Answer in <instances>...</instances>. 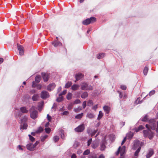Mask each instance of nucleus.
Segmentation results:
<instances>
[{
	"label": "nucleus",
	"instance_id": "obj_1",
	"mask_svg": "<svg viewBox=\"0 0 158 158\" xmlns=\"http://www.w3.org/2000/svg\"><path fill=\"white\" fill-rule=\"evenodd\" d=\"M148 123L149 124H147L145 125L146 127L148 130H149L150 129H151L152 130H155L157 124L156 131L157 132H158V121L156 122L154 119H152L148 120Z\"/></svg>",
	"mask_w": 158,
	"mask_h": 158
},
{
	"label": "nucleus",
	"instance_id": "obj_2",
	"mask_svg": "<svg viewBox=\"0 0 158 158\" xmlns=\"http://www.w3.org/2000/svg\"><path fill=\"white\" fill-rule=\"evenodd\" d=\"M144 135L145 137H148L150 139L152 138L154 136V133L151 131L144 130L143 131Z\"/></svg>",
	"mask_w": 158,
	"mask_h": 158
},
{
	"label": "nucleus",
	"instance_id": "obj_3",
	"mask_svg": "<svg viewBox=\"0 0 158 158\" xmlns=\"http://www.w3.org/2000/svg\"><path fill=\"white\" fill-rule=\"evenodd\" d=\"M81 89L85 90H91L93 89V87L91 85H88L86 83H83L81 85Z\"/></svg>",
	"mask_w": 158,
	"mask_h": 158
},
{
	"label": "nucleus",
	"instance_id": "obj_4",
	"mask_svg": "<svg viewBox=\"0 0 158 158\" xmlns=\"http://www.w3.org/2000/svg\"><path fill=\"white\" fill-rule=\"evenodd\" d=\"M96 18L93 17H92L89 19H87L82 22L83 24L85 25H88L90 23H94L95 21Z\"/></svg>",
	"mask_w": 158,
	"mask_h": 158
},
{
	"label": "nucleus",
	"instance_id": "obj_5",
	"mask_svg": "<svg viewBox=\"0 0 158 158\" xmlns=\"http://www.w3.org/2000/svg\"><path fill=\"white\" fill-rule=\"evenodd\" d=\"M39 142H36L34 144L32 143H30L27 145V149L30 151H33L35 150L36 146L38 144Z\"/></svg>",
	"mask_w": 158,
	"mask_h": 158
},
{
	"label": "nucleus",
	"instance_id": "obj_6",
	"mask_svg": "<svg viewBox=\"0 0 158 158\" xmlns=\"http://www.w3.org/2000/svg\"><path fill=\"white\" fill-rule=\"evenodd\" d=\"M142 145L143 143H140V141L139 140H136L134 142L132 149L134 150H135L137 148L138 149L140 146H141V148Z\"/></svg>",
	"mask_w": 158,
	"mask_h": 158
},
{
	"label": "nucleus",
	"instance_id": "obj_7",
	"mask_svg": "<svg viewBox=\"0 0 158 158\" xmlns=\"http://www.w3.org/2000/svg\"><path fill=\"white\" fill-rule=\"evenodd\" d=\"M85 125L84 124H82L79 126L75 128L74 130L75 131L77 132H82L85 129Z\"/></svg>",
	"mask_w": 158,
	"mask_h": 158
},
{
	"label": "nucleus",
	"instance_id": "obj_8",
	"mask_svg": "<svg viewBox=\"0 0 158 158\" xmlns=\"http://www.w3.org/2000/svg\"><path fill=\"white\" fill-rule=\"evenodd\" d=\"M38 112L36 110H33L30 112V117L32 119H35L38 117Z\"/></svg>",
	"mask_w": 158,
	"mask_h": 158
},
{
	"label": "nucleus",
	"instance_id": "obj_9",
	"mask_svg": "<svg viewBox=\"0 0 158 158\" xmlns=\"http://www.w3.org/2000/svg\"><path fill=\"white\" fill-rule=\"evenodd\" d=\"M49 97V93L47 91H42L40 94V97L42 98L45 99Z\"/></svg>",
	"mask_w": 158,
	"mask_h": 158
},
{
	"label": "nucleus",
	"instance_id": "obj_10",
	"mask_svg": "<svg viewBox=\"0 0 158 158\" xmlns=\"http://www.w3.org/2000/svg\"><path fill=\"white\" fill-rule=\"evenodd\" d=\"M18 49L19 51V54L21 56H23L24 54V48L20 45H17Z\"/></svg>",
	"mask_w": 158,
	"mask_h": 158
},
{
	"label": "nucleus",
	"instance_id": "obj_11",
	"mask_svg": "<svg viewBox=\"0 0 158 158\" xmlns=\"http://www.w3.org/2000/svg\"><path fill=\"white\" fill-rule=\"evenodd\" d=\"M83 75L82 73H78L76 74L75 76V78H76V80L75 81V82H76V81L80 80L83 77Z\"/></svg>",
	"mask_w": 158,
	"mask_h": 158
},
{
	"label": "nucleus",
	"instance_id": "obj_12",
	"mask_svg": "<svg viewBox=\"0 0 158 158\" xmlns=\"http://www.w3.org/2000/svg\"><path fill=\"white\" fill-rule=\"evenodd\" d=\"M153 154L154 151L151 148L149 149L148 151V152L146 156V158H149Z\"/></svg>",
	"mask_w": 158,
	"mask_h": 158
},
{
	"label": "nucleus",
	"instance_id": "obj_13",
	"mask_svg": "<svg viewBox=\"0 0 158 158\" xmlns=\"http://www.w3.org/2000/svg\"><path fill=\"white\" fill-rule=\"evenodd\" d=\"M56 86V85L55 83H52L49 84L47 87V90L49 91L53 90Z\"/></svg>",
	"mask_w": 158,
	"mask_h": 158
},
{
	"label": "nucleus",
	"instance_id": "obj_14",
	"mask_svg": "<svg viewBox=\"0 0 158 158\" xmlns=\"http://www.w3.org/2000/svg\"><path fill=\"white\" fill-rule=\"evenodd\" d=\"M97 130H91L89 129H88L87 130V132L88 134L90 135L91 136H93L97 132Z\"/></svg>",
	"mask_w": 158,
	"mask_h": 158
},
{
	"label": "nucleus",
	"instance_id": "obj_15",
	"mask_svg": "<svg viewBox=\"0 0 158 158\" xmlns=\"http://www.w3.org/2000/svg\"><path fill=\"white\" fill-rule=\"evenodd\" d=\"M52 44L55 47L62 45V43L57 40H55L52 43Z\"/></svg>",
	"mask_w": 158,
	"mask_h": 158
},
{
	"label": "nucleus",
	"instance_id": "obj_16",
	"mask_svg": "<svg viewBox=\"0 0 158 158\" xmlns=\"http://www.w3.org/2000/svg\"><path fill=\"white\" fill-rule=\"evenodd\" d=\"M42 76L44 81L45 82H47L48 81L49 78V76L48 74L45 73H42Z\"/></svg>",
	"mask_w": 158,
	"mask_h": 158
},
{
	"label": "nucleus",
	"instance_id": "obj_17",
	"mask_svg": "<svg viewBox=\"0 0 158 158\" xmlns=\"http://www.w3.org/2000/svg\"><path fill=\"white\" fill-rule=\"evenodd\" d=\"M106 141L105 140H103L102 141L100 145V150L101 151H103L106 148V147L105 145Z\"/></svg>",
	"mask_w": 158,
	"mask_h": 158
},
{
	"label": "nucleus",
	"instance_id": "obj_18",
	"mask_svg": "<svg viewBox=\"0 0 158 158\" xmlns=\"http://www.w3.org/2000/svg\"><path fill=\"white\" fill-rule=\"evenodd\" d=\"M39 98V96L38 94H34L32 97V99L34 101H37Z\"/></svg>",
	"mask_w": 158,
	"mask_h": 158
},
{
	"label": "nucleus",
	"instance_id": "obj_19",
	"mask_svg": "<svg viewBox=\"0 0 158 158\" xmlns=\"http://www.w3.org/2000/svg\"><path fill=\"white\" fill-rule=\"evenodd\" d=\"M20 110L21 112L24 113H27L28 110L27 109V108L25 107H22L20 108Z\"/></svg>",
	"mask_w": 158,
	"mask_h": 158
},
{
	"label": "nucleus",
	"instance_id": "obj_20",
	"mask_svg": "<svg viewBox=\"0 0 158 158\" xmlns=\"http://www.w3.org/2000/svg\"><path fill=\"white\" fill-rule=\"evenodd\" d=\"M125 147L124 146H123L121 149H120V153L121 156H122L125 152Z\"/></svg>",
	"mask_w": 158,
	"mask_h": 158
},
{
	"label": "nucleus",
	"instance_id": "obj_21",
	"mask_svg": "<svg viewBox=\"0 0 158 158\" xmlns=\"http://www.w3.org/2000/svg\"><path fill=\"white\" fill-rule=\"evenodd\" d=\"M103 109L106 112L107 114H108L110 110V107L106 106H105L103 107Z\"/></svg>",
	"mask_w": 158,
	"mask_h": 158
},
{
	"label": "nucleus",
	"instance_id": "obj_22",
	"mask_svg": "<svg viewBox=\"0 0 158 158\" xmlns=\"http://www.w3.org/2000/svg\"><path fill=\"white\" fill-rule=\"evenodd\" d=\"M79 87L80 86L79 85L75 84L72 86L71 89L73 90H77Z\"/></svg>",
	"mask_w": 158,
	"mask_h": 158
},
{
	"label": "nucleus",
	"instance_id": "obj_23",
	"mask_svg": "<svg viewBox=\"0 0 158 158\" xmlns=\"http://www.w3.org/2000/svg\"><path fill=\"white\" fill-rule=\"evenodd\" d=\"M27 124L26 123H24L23 125L22 124L20 125V128L21 130L26 129H27Z\"/></svg>",
	"mask_w": 158,
	"mask_h": 158
},
{
	"label": "nucleus",
	"instance_id": "obj_24",
	"mask_svg": "<svg viewBox=\"0 0 158 158\" xmlns=\"http://www.w3.org/2000/svg\"><path fill=\"white\" fill-rule=\"evenodd\" d=\"M27 117L26 116H24L23 118L21 119V123H24L26 122L27 121Z\"/></svg>",
	"mask_w": 158,
	"mask_h": 158
},
{
	"label": "nucleus",
	"instance_id": "obj_25",
	"mask_svg": "<svg viewBox=\"0 0 158 158\" xmlns=\"http://www.w3.org/2000/svg\"><path fill=\"white\" fill-rule=\"evenodd\" d=\"M88 93L87 92H84L83 93L81 96V98H85L88 96Z\"/></svg>",
	"mask_w": 158,
	"mask_h": 158
},
{
	"label": "nucleus",
	"instance_id": "obj_26",
	"mask_svg": "<svg viewBox=\"0 0 158 158\" xmlns=\"http://www.w3.org/2000/svg\"><path fill=\"white\" fill-rule=\"evenodd\" d=\"M87 117L89 118L92 119L94 117V115L93 113H89L87 114Z\"/></svg>",
	"mask_w": 158,
	"mask_h": 158
},
{
	"label": "nucleus",
	"instance_id": "obj_27",
	"mask_svg": "<svg viewBox=\"0 0 158 158\" xmlns=\"http://www.w3.org/2000/svg\"><path fill=\"white\" fill-rule=\"evenodd\" d=\"M41 77L40 76H37L35 78V80L37 83H39L40 81Z\"/></svg>",
	"mask_w": 158,
	"mask_h": 158
},
{
	"label": "nucleus",
	"instance_id": "obj_28",
	"mask_svg": "<svg viewBox=\"0 0 158 158\" xmlns=\"http://www.w3.org/2000/svg\"><path fill=\"white\" fill-rule=\"evenodd\" d=\"M72 83L71 81H68L66 83L65 85V88H68L69 87L72 85Z\"/></svg>",
	"mask_w": 158,
	"mask_h": 158
},
{
	"label": "nucleus",
	"instance_id": "obj_29",
	"mask_svg": "<svg viewBox=\"0 0 158 158\" xmlns=\"http://www.w3.org/2000/svg\"><path fill=\"white\" fill-rule=\"evenodd\" d=\"M105 55V54L103 53H99L98 55L97 56V58L99 59H101L104 57Z\"/></svg>",
	"mask_w": 158,
	"mask_h": 158
},
{
	"label": "nucleus",
	"instance_id": "obj_30",
	"mask_svg": "<svg viewBox=\"0 0 158 158\" xmlns=\"http://www.w3.org/2000/svg\"><path fill=\"white\" fill-rule=\"evenodd\" d=\"M83 115V113H81V114H78L76 115L75 116V118L77 119H80L82 118Z\"/></svg>",
	"mask_w": 158,
	"mask_h": 158
},
{
	"label": "nucleus",
	"instance_id": "obj_31",
	"mask_svg": "<svg viewBox=\"0 0 158 158\" xmlns=\"http://www.w3.org/2000/svg\"><path fill=\"white\" fill-rule=\"evenodd\" d=\"M103 115V113L101 111H99V114L98 117V119L99 120L102 117Z\"/></svg>",
	"mask_w": 158,
	"mask_h": 158
},
{
	"label": "nucleus",
	"instance_id": "obj_32",
	"mask_svg": "<svg viewBox=\"0 0 158 158\" xmlns=\"http://www.w3.org/2000/svg\"><path fill=\"white\" fill-rule=\"evenodd\" d=\"M127 136L130 139H131L133 136V133L130 132L127 134Z\"/></svg>",
	"mask_w": 158,
	"mask_h": 158
},
{
	"label": "nucleus",
	"instance_id": "obj_33",
	"mask_svg": "<svg viewBox=\"0 0 158 158\" xmlns=\"http://www.w3.org/2000/svg\"><path fill=\"white\" fill-rule=\"evenodd\" d=\"M148 70V68L147 67H145L143 71V74L145 75H147Z\"/></svg>",
	"mask_w": 158,
	"mask_h": 158
},
{
	"label": "nucleus",
	"instance_id": "obj_34",
	"mask_svg": "<svg viewBox=\"0 0 158 158\" xmlns=\"http://www.w3.org/2000/svg\"><path fill=\"white\" fill-rule=\"evenodd\" d=\"M148 115H146L142 119V121L143 122L148 121Z\"/></svg>",
	"mask_w": 158,
	"mask_h": 158
},
{
	"label": "nucleus",
	"instance_id": "obj_35",
	"mask_svg": "<svg viewBox=\"0 0 158 158\" xmlns=\"http://www.w3.org/2000/svg\"><path fill=\"white\" fill-rule=\"evenodd\" d=\"M144 127L142 125H140L138 128L135 130L136 132H138L140 130H141L144 128Z\"/></svg>",
	"mask_w": 158,
	"mask_h": 158
},
{
	"label": "nucleus",
	"instance_id": "obj_36",
	"mask_svg": "<svg viewBox=\"0 0 158 158\" xmlns=\"http://www.w3.org/2000/svg\"><path fill=\"white\" fill-rule=\"evenodd\" d=\"M59 139V136L56 135L54 136L53 138V141L56 142L58 141Z\"/></svg>",
	"mask_w": 158,
	"mask_h": 158
},
{
	"label": "nucleus",
	"instance_id": "obj_37",
	"mask_svg": "<svg viewBox=\"0 0 158 158\" xmlns=\"http://www.w3.org/2000/svg\"><path fill=\"white\" fill-rule=\"evenodd\" d=\"M63 97L62 96H59L56 100V101L58 102H61L63 100Z\"/></svg>",
	"mask_w": 158,
	"mask_h": 158
},
{
	"label": "nucleus",
	"instance_id": "obj_38",
	"mask_svg": "<svg viewBox=\"0 0 158 158\" xmlns=\"http://www.w3.org/2000/svg\"><path fill=\"white\" fill-rule=\"evenodd\" d=\"M72 94L71 93H69L67 95V98L68 100H70L72 98Z\"/></svg>",
	"mask_w": 158,
	"mask_h": 158
},
{
	"label": "nucleus",
	"instance_id": "obj_39",
	"mask_svg": "<svg viewBox=\"0 0 158 158\" xmlns=\"http://www.w3.org/2000/svg\"><path fill=\"white\" fill-rule=\"evenodd\" d=\"M44 102L43 101H41L40 102H38V107L39 108H41L42 106L44 105Z\"/></svg>",
	"mask_w": 158,
	"mask_h": 158
},
{
	"label": "nucleus",
	"instance_id": "obj_40",
	"mask_svg": "<svg viewBox=\"0 0 158 158\" xmlns=\"http://www.w3.org/2000/svg\"><path fill=\"white\" fill-rule=\"evenodd\" d=\"M82 110V108L81 107H78L77 108L74 109V111L76 113H77V112H79L80 111V110Z\"/></svg>",
	"mask_w": 158,
	"mask_h": 158
},
{
	"label": "nucleus",
	"instance_id": "obj_41",
	"mask_svg": "<svg viewBox=\"0 0 158 158\" xmlns=\"http://www.w3.org/2000/svg\"><path fill=\"white\" fill-rule=\"evenodd\" d=\"M93 105V102L92 100H89L87 103V105L89 106H91Z\"/></svg>",
	"mask_w": 158,
	"mask_h": 158
},
{
	"label": "nucleus",
	"instance_id": "obj_42",
	"mask_svg": "<svg viewBox=\"0 0 158 158\" xmlns=\"http://www.w3.org/2000/svg\"><path fill=\"white\" fill-rule=\"evenodd\" d=\"M48 137V135H46L42 136L41 137V140L42 142L44 141L45 139H46Z\"/></svg>",
	"mask_w": 158,
	"mask_h": 158
},
{
	"label": "nucleus",
	"instance_id": "obj_43",
	"mask_svg": "<svg viewBox=\"0 0 158 158\" xmlns=\"http://www.w3.org/2000/svg\"><path fill=\"white\" fill-rule=\"evenodd\" d=\"M98 146V144L96 143H93L92 144V147L94 149H95V148H96Z\"/></svg>",
	"mask_w": 158,
	"mask_h": 158
},
{
	"label": "nucleus",
	"instance_id": "obj_44",
	"mask_svg": "<svg viewBox=\"0 0 158 158\" xmlns=\"http://www.w3.org/2000/svg\"><path fill=\"white\" fill-rule=\"evenodd\" d=\"M67 92V90H64L62 92L59 94V96H62L63 95L65 94Z\"/></svg>",
	"mask_w": 158,
	"mask_h": 158
},
{
	"label": "nucleus",
	"instance_id": "obj_45",
	"mask_svg": "<svg viewBox=\"0 0 158 158\" xmlns=\"http://www.w3.org/2000/svg\"><path fill=\"white\" fill-rule=\"evenodd\" d=\"M36 107L35 106H33L30 109L29 111L30 112H31L33 110H36Z\"/></svg>",
	"mask_w": 158,
	"mask_h": 158
},
{
	"label": "nucleus",
	"instance_id": "obj_46",
	"mask_svg": "<svg viewBox=\"0 0 158 158\" xmlns=\"http://www.w3.org/2000/svg\"><path fill=\"white\" fill-rule=\"evenodd\" d=\"M90 152L89 150L87 149L85 150L83 152V155H88Z\"/></svg>",
	"mask_w": 158,
	"mask_h": 158
},
{
	"label": "nucleus",
	"instance_id": "obj_47",
	"mask_svg": "<svg viewBox=\"0 0 158 158\" xmlns=\"http://www.w3.org/2000/svg\"><path fill=\"white\" fill-rule=\"evenodd\" d=\"M73 104L72 103L69 104L68 106V109L69 110L71 109L72 108Z\"/></svg>",
	"mask_w": 158,
	"mask_h": 158
},
{
	"label": "nucleus",
	"instance_id": "obj_48",
	"mask_svg": "<svg viewBox=\"0 0 158 158\" xmlns=\"http://www.w3.org/2000/svg\"><path fill=\"white\" fill-rule=\"evenodd\" d=\"M28 136L29 137V139L31 141L33 142L35 140V138L30 135H29Z\"/></svg>",
	"mask_w": 158,
	"mask_h": 158
},
{
	"label": "nucleus",
	"instance_id": "obj_49",
	"mask_svg": "<svg viewBox=\"0 0 158 158\" xmlns=\"http://www.w3.org/2000/svg\"><path fill=\"white\" fill-rule=\"evenodd\" d=\"M60 132L61 133V137L62 139H64V134L63 133V130H61L60 131Z\"/></svg>",
	"mask_w": 158,
	"mask_h": 158
},
{
	"label": "nucleus",
	"instance_id": "obj_50",
	"mask_svg": "<svg viewBox=\"0 0 158 158\" xmlns=\"http://www.w3.org/2000/svg\"><path fill=\"white\" fill-rule=\"evenodd\" d=\"M43 131V129L41 127H40L38 128V130L36 132L40 133L42 131Z\"/></svg>",
	"mask_w": 158,
	"mask_h": 158
},
{
	"label": "nucleus",
	"instance_id": "obj_51",
	"mask_svg": "<svg viewBox=\"0 0 158 158\" xmlns=\"http://www.w3.org/2000/svg\"><path fill=\"white\" fill-rule=\"evenodd\" d=\"M69 114V112L68 111H64L63 113L61 114L62 115H68Z\"/></svg>",
	"mask_w": 158,
	"mask_h": 158
},
{
	"label": "nucleus",
	"instance_id": "obj_52",
	"mask_svg": "<svg viewBox=\"0 0 158 158\" xmlns=\"http://www.w3.org/2000/svg\"><path fill=\"white\" fill-rule=\"evenodd\" d=\"M45 130L47 133H49L51 131V129L49 128L46 127L45 128Z\"/></svg>",
	"mask_w": 158,
	"mask_h": 158
},
{
	"label": "nucleus",
	"instance_id": "obj_53",
	"mask_svg": "<svg viewBox=\"0 0 158 158\" xmlns=\"http://www.w3.org/2000/svg\"><path fill=\"white\" fill-rule=\"evenodd\" d=\"M155 93V91L154 90H152L150 91L149 93V95L150 96H151L152 95L154 94Z\"/></svg>",
	"mask_w": 158,
	"mask_h": 158
},
{
	"label": "nucleus",
	"instance_id": "obj_54",
	"mask_svg": "<svg viewBox=\"0 0 158 158\" xmlns=\"http://www.w3.org/2000/svg\"><path fill=\"white\" fill-rule=\"evenodd\" d=\"M81 102L80 100L79 99L76 100L74 102V104H77L80 103Z\"/></svg>",
	"mask_w": 158,
	"mask_h": 158
},
{
	"label": "nucleus",
	"instance_id": "obj_55",
	"mask_svg": "<svg viewBox=\"0 0 158 158\" xmlns=\"http://www.w3.org/2000/svg\"><path fill=\"white\" fill-rule=\"evenodd\" d=\"M120 88L123 90H125L127 89V87L125 85H121L120 86Z\"/></svg>",
	"mask_w": 158,
	"mask_h": 158
},
{
	"label": "nucleus",
	"instance_id": "obj_56",
	"mask_svg": "<svg viewBox=\"0 0 158 158\" xmlns=\"http://www.w3.org/2000/svg\"><path fill=\"white\" fill-rule=\"evenodd\" d=\"M92 139L90 138L89 139V140L88 141V144L87 145L88 146H89L90 144L92 142Z\"/></svg>",
	"mask_w": 158,
	"mask_h": 158
},
{
	"label": "nucleus",
	"instance_id": "obj_57",
	"mask_svg": "<svg viewBox=\"0 0 158 158\" xmlns=\"http://www.w3.org/2000/svg\"><path fill=\"white\" fill-rule=\"evenodd\" d=\"M117 92L119 94V97L120 98H121L123 97V95L122 94V93L121 92L119 91H117Z\"/></svg>",
	"mask_w": 158,
	"mask_h": 158
},
{
	"label": "nucleus",
	"instance_id": "obj_58",
	"mask_svg": "<svg viewBox=\"0 0 158 158\" xmlns=\"http://www.w3.org/2000/svg\"><path fill=\"white\" fill-rule=\"evenodd\" d=\"M82 106L84 109L85 107L86 106V101H84L82 104Z\"/></svg>",
	"mask_w": 158,
	"mask_h": 158
},
{
	"label": "nucleus",
	"instance_id": "obj_59",
	"mask_svg": "<svg viewBox=\"0 0 158 158\" xmlns=\"http://www.w3.org/2000/svg\"><path fill=\"white\" fill-rule=\"evenodd\" d=\"M47 118L48 121L49 122L51 121V117L48 114H47Z\"/></svg>",
	"mask_w": 158,
	"mask_h": 158
},
{
	"label": "nucleus",
	"instance_id": "obj_60",
	"mask_svg": "<svg viewBox=\"0 0 158 158\" xmlns=\"http://www.w3.org/2000/svg\"><path fill=\"white\" fill-rule=\"evenodd\" d=\"M17 111L18 112V115H16V118H17L18 117H20L21 115V113H20L19 110H18Z\"/></svg>",
	"mask_w": 158,
	"mask_h": 158
},
{
	"label": "nucleus",
	"instance_id": "obj_61",
	"mask_svg": "<svg viewBox=\"0 0 158 158\" xmlns=\"http://www.w3.org/2000/svg\"><path fill=\"white\" fill-rule=\"evenodd\" d=\"M126 139H127L126 137H125L123 139V140L121 143V145H123V144L125 142L126 140Z\"/></svg>",
	"mask_w": 158,
	"mask_h": 158
},
{
	"label": "nucleus",
	"instance_id": "obj_62",
	"mask_svg": "<svg viewBox=\"0 0 158 158\" xmlns=\"http://www.w3.org/2000/svg\"><path fill=\"white\" fill-rule=\"evenodd\" d=\"M98 108L97 105H96L93 106L92 107V109L94 110H96Z\"/></svg>",
	"mask_w": 158,
	"mask_h": 158
},
{
	"label": "nucleus",
	"instance_id": "obj_63",
	"mask_svg": "<svg viewBox=\"0 0 158 158\" xmlns=\"http://www.w3.org/2000/svg\"><path fill=\"white\" fill-rule=\"evenodd\" d=\"M121 148V147H119L118 148V150L117 152H116V155H118L119 153L120 152V149Z\"/></svg>",
	"mask_w": 158,
	"mask_h": 158
},
{
	"label": "nucleus",
	"instance_id": "obj_64",
	"mask_svg": "<svg viewBox=\"0 0 158 158\" xmlns=\"http://www.w3.org/2000/svg\"><path fill=\"white\" fill-rule=\"evenodd\" d=\"M98 158H105V156L103 154H101L99 156Z\"/></svg>",
	"mask_w": 158,
	"mask_h": 158
}]
</instances>
